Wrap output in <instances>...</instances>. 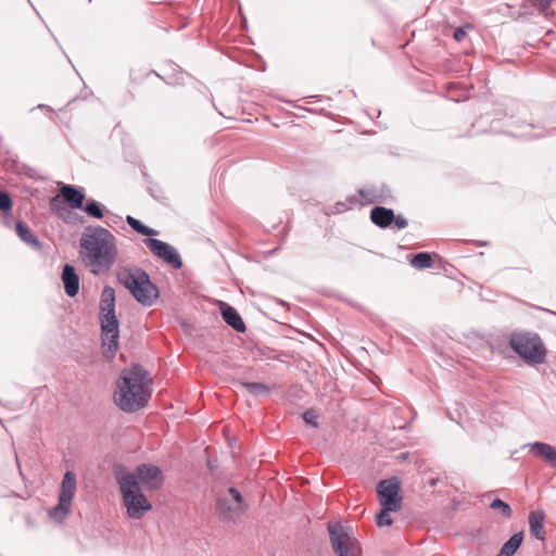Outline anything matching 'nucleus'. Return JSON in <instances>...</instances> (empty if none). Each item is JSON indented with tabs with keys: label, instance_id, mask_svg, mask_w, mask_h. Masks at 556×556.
Here are the masks:
<instances>
[{
	"label": "nucleus",
	"instance_id": "32",
	"mask_svg": "<svg viewBox=\"0 0 556 556\" xmlns=\"http://www.w3.org/2000/svg\"><path fill=\"white\" fill-rule=\"evenodd\" d=\"M393 223L397 229H404L408 225L407 220L402 215H394Z\"/></svg>",
	"mask_w": 556,
	"mask_h": 556
},
{
	"label": "nucleus",
	"instance_id": "11",
	"mask_svg": "<svg viewBox=\"0 0 556 556\" xmlns=\"http://www.w3.org/2000/svg\"><path fill=\"white\" fill-rule=\"evenodd\" d=\"M137 481L147 485L150 490L159 489L162 484V472L159 467L153 465H140L137 467Z\"/></svg>",
	"mask_w": 556,
	"mask_h": 556
},
{
	"label": "nucleus",
	"instance_id": "24",
	"mask_svg": "<svg viewBox=\"0 0 556 556\" xmlns=\"http://www.w3.org/2000/svg\"><path fill=\"white\" fill-rule=\"evenodd\" d=\"M410 265L417 269H426L431 267L432 258L427 252H420L413 256Z\"/></svg>",
	"mask_w": 556,
	"mask_h": 556
},
{
	"label": "nucleus",
	"instance_id": "37",
	"mask_svg": "<svg viewBox=\"0 0 556 556\" xmlns=\"http://www.w3.org/2000/svg\"><path fill=\"white\" fill-rule=\"evenodd\" d=\"M359 194H361L363 198H365V191L361 190V191H359Z\"/></svg>",
	"mask_w": 556,
	"mask_h": 556
},
{
	"label": "nucleus",
	"instance_id": "25",
	"mask_svg": "<svg viewBox=\"0 0 556 556\" xmlns=\"http://www.w3.org/2000/svg\"><path fill=\"white\" fill-rule=\"evenodd\" d=\"M83 210L90 216L94 218H102L104 216L102 206L99 202L96 200H90L86 203V205H83Z\"/></svg>",
	"mask_w": 556,
	"mask_h": 556
},
{
	"label": "nucleus",
	"instance_id": "21",
	"mask_svg": "<svg viewBox=\"0 0 556 556\" xmlns=\"http://www.w3.org/2000/svg\"><path fill=\"white\" fill-rule=\"evenodd\" d=\"M523 541V533H515L507 542L504 543L497 556H513L520 547Z\"/></svg>",
	"mask_w": 556,
	"mask_h": 556
},
{
	"label": "nucleus",
	"instance_id": "12",
	"mask_svg": "<svg viewBox=\"0 0 556 556\" xmlns=\"http://www.w3.org/2000/svg\"><path fill=\"white\" fill-rule=\"evenodd\" d=\"M533 456L544 459L551 467L556 468V448L543 442L529 443Z\"/></svg>",
	"mask_w": 556,
	"mask_h": 556
},
{
	"label": "nucleus",
	"instance_id": "17",
	"mask_svg": "<svg viewBox=\"0 0 556 556\" xmlns=\"http://www.w3.org/2000/svg\"><path fill=\"white\" fill-rule=\"evenodd\" d=\"M371 222L380 228L389 227L394 219V212L383 206H375L370 212Z\"/></svg>",
	"mask_w": 556,
	"mask_h": 556
},
{
	"label": "nucleus",
	"instance_id": "7",
	"mask_svg": "<svg viewBox=\"0 0 556 556\" xmlns=\"http://www.w3.org/2000/svg\"><path fill=\"white\" fill-rule=\"evenodd\" d=\"M216 514L225 522H237L247 510V504L236 488H228L216 495Z\"/></svg>",
	"mask_w": 556,
	"mask_h": 556
},
{
	"label": "nucleus",
	"instance_id": "4",
	"mask_svg": "<svg viewBox=\"0 0 556 556\" xmlns=\"http://www.w3.org/2000/svg\"><path fill=\"white\" fill-rule=\"evenodd\" d=\"M117 280L129 290L143 306H151L159 298V289L151 282L149 275L140 268H122Z\"/></svg>",
	"mask_w": 556,
	"mask_h": 556
},
{
	"label": "nucleus",
	"instance_id": "5",
	"mask_svg": "<svg viewBox=\"0 0 556 556\" xmlns=\"http://www.w3.org/2000/svg\"><path fill=\"white\" fill-rule=\"evenodd\" d=\"M116 479L123 494V501L127 508L128 516L132 519L141 518L152 508V505L142 494L135 475L118 472Z\"/></svg>",
	"mask_w": 556,
	"mask_h": 556
},
{
	"label": "nucleus",
	"instance_id": "27",
	"mask_svg": "<svg viewBox=\"0 0 556 556\" xmlns=\"http://www.w3.org/2000/svg\"><path fill=\"white\" fill-rule=\"evenodd\" d=\"M490 507L492 509H500L501 514L506 518H509L511 516L510 506L500 498L493 500L490 504Z\"/></svg>",
	"mask_w": 556,
	"mask_h": 556
},
{
	"label": "nucleus",
	"instance_id": "10",
	"mask_svg": "<svg viewBox=\"0 0 556 556\" xmlns=\"http://www.w3.org/2000/svg\"><path fill=\"white\" fill-rule=\"evenodd\" d=\"M400 483L395 478L382 480L377 485L379 503L388 510H400L402 498L399 496Z\"/></svg>",
	"mask_w": 556,
	"mask_h": 556
},
{
	"label": "nucleus",
	"instance_id": "15",
	"mask_svg": "<svg viewBox=\"0 0 556 556\" xmlns=\"http://www.w3.org/2000/svg\"><path fill=\"white\" fill-rule=\"evenodd\" d=\"M220 313L224 321L238 332H244L247 327L240 314L227 303H220Z\"/></svg>",
	"mask_w": 556,
	"mask_h": 556
},
{
	"label": "nucleus",
	"instance_id": "23",
	"mask_svg": "<svg viewBox=\"0 0 556 556\" xmlns=\"http://www.w3.org/2000/svg\"><path fill=\"white\" fill-rule=\"evenodd\" d=\"M127 224L138 233L142 236H155L157 235V231L155 229H152L146 225H143L140 220L136 219L135 217L128 215L126 217Z\"/></svg>",
	"mask_w": 556,
	"mask_h": 556
},
{
	"label": "nucleus",
	"instance_id": "36",
	"mask_svg": "<svg viewBox=\"0 0 556 556\" xmlns=\"http://www.w3.org/2000/svg\"><path fill=\"white\" fill-rule=\"evenodd\" d=\"M37 108H38V109H46L47 106H46V105H43V104H39Z\"/></svg>",
	"mask_w": 556,
	"mask_h": 556
},
{
	"label": "nucleus",
	"instance_id": "16",
	"mask_svg": "<svg viewBox=\"0 0 556 556\" xmlns=\"http://www.w3.org/2000/svg\"><path fill=\"white\" fill-rule=\"evenodd\" d=\"M545 514L542 510H532L529 514V527L531 534L540 540L545 541L544 530Z\"/></svg>",
	"mask_w": 556,
	"mask_h": 556
},
{
	"label": "nucleus",
	"instance_id": "31",
	"mask_svg": "<svg viewBox=\"0 0 556 556\" xmlns=\"http://www.w3.org/2000/svg\"><path fill=\"white\" fill-rule=\"evenodd\" d=\"M468 28H470L469 25H465V26H460V27L456 28L455 31H454V35H453L454 39L456 41H463L464 38L467 35V29Z\"/></svg>",
	"mask_w": 556,
	"mask_h": 556
},
{
	"label": "nucleus",
	"instance_id": "39",
	"mask_svg": "<svg viewBox=\"0 0 556 556\" xmlns=\"http://www.w3.org/2000/svg\"><path fill=\"white\" fill-rule=\"evenodd\" d=\"M279 304L286 305V303L282 300H279Z\"/></svg>",
	"mask_w": 556,
	"mask_h": 556
},
{
	"label": "nucleus",
	"instance_id": "18",
	"mask_svg": "<svg viewBox=\"0 0 556 556\" xmlns=\"http://www.w3.org/2000/svg\"><path fill=\"white\" fill-rule=\"evenodd\" d=\"M61 194L64 198V200L67 203H70L73 207L83 208L85 193L80 189H78L72 185H64L61 188Z\"/></svg>",
	"mask_w": 556,
	"mask_h": 556
},
{
	"label": "nucleus",
	"instance_id": "34",
	"mask_svg": "<svg viewBox=\"0 0 556 556\" xmlns=\"http://www.w3.org/2000/svg\"><path fill=\"white\" fill-rule=\"evenodd\" d=\"M553 0H540V4L542 8H547L552 3Z\"/></svg>",
	"mask_w": 556,
	"mask_h": 556
},
{
	"label": "nucleus",
	"instance_id": "1",
	"mask_svg": "<svg viewBox=\"0 0 556 556\" xmlns=\"http://www.w3.org/2000/svg\"><path fill=\"white\" fill-rule=\"evenodd\" d=\"M79 243L81 248L80 257L94 275L110 270L117 261V240L104 227L87 226Z\"/></svg>",
	"mask_w": 556,
	"mask_h": 556
},
{
	"label": "nucleus",
	"instance_id": "20",
	"mask_svg": "<svg viewBox=\"0 0 556 556\" xmlns=\"http://www.w3.org/2000/svg\"><path fill=\"white\" fill-rule=\"evenodd\" d=\"M16 232L22 241L31 245L33 248L39 249L41 247L40 241L34 235V232L22 222L15 224Z\"/></svg>",
	"mask_w": 556,
	"mask_h": 556
},
{
	"label": "nucleus",
	"instance_id": "8",
	"mask_svg": "<svg viewBox=\"0 0 556 556\" xmlns=\"http://www.w3.org/2000/svg\"><path fill=\"white\" fill-rule=\"evenodd\" d=\"M328 531L331 546L339 556H355L351 529L340 523H329Z\"/></svg>",
	"mask_w": 556,
	"mask_h": 556
},
{
	"label": "nucleus",
	"instance_id": "33",
	"mask_svg": "<svg viewBox=\"0 0 556 556\" xmlns=\"http://www.w3.org/2000/svg\"><path fill=\"white\" fill-rule=\"evenodd\" d=\"M121 217L115 215V214H110L108 216V220H106V224L108 225H111V223H117V220L119 219Z\"/></svg>",
	"mask_w": 556,
	"mask_h": 556
},
{
	"label": "nucleus",
	"instance_id": "26",
	"mask_svg": "<svg viewBox=\"0 0 556 556\" xmlns=\"http://www.w3.org/2000/svg\"><path fill=\"white\" fill-rule=\"evenodd\" d=\"M242 387L253 395H264L269 393V388L261 382H243Z\"/></svg>",
	"mask_w": 556,
	"mask_h": 556
},
{
	"label": "nucleus",
	"instance_id": "29",
	"mask_svg": "<svg viewBox=\"0 0 556 556\" xmlns=\"http://www.w3.org/2000/svg\"><path fill=\"white\" fill-rule=\"evenodd\" d=\"M12 208V200L8 192L0 191V210L9 212Z\"/></svg>",
	"mask_w": 556,
	"mask_h": 556
},
{
	"label": "nucleus",
	"instance_id": "38",
	"mask_svg": "<svg viewBox=\"0 0 556 556\" xmlns=\"http://www.w3.org/2000/svg\"><path fill=\"white\" fill-rule=\"evenodd\" d=\"M435 483H437V480H434V479L431 480V482H430L431 485H435Z\"/></svg>",
	"mask_w": 556,
	"mask_h": 556
},
{
	"label": "nucleus",
	"instance_id": "13",
	"mask_svg": "<svg viewBox=\"0 0 556 556\" xmlns=\"http://www.w3.org/2000/svg\"><path fill=\"white\" fill-rule=\"evenodd\" d=\"M77 490L76 476L73 471H66L59 492V501L71 504Z\"/></svg>",
	"mask_w": 556,
	"mask_h": 556
},
{
	"label": "nucleus",
	"instance_id": "2",
	"mask_svg": "<svg viewBox=\"0 0 556 556\" xmlns=\"http://www.w3.org/2000/svg\"><path fill=\"white\" fill-rule=\"evenodd\" d=\"M150 397L151 380L146 370L139 365H134L130 369L122 371L114 401L123 412H137L146 406Z\"/></svg>",
	"mask_w": 556,
	"mask_h": 556
},
{
	"label": "nucleus",
	"instance_id": "19",
	"mask_svg": "<svg viewBox=\"0 0 556 556\" xmlns=\"http://www.w3.org/2000/svg\"><path fill=\"white\" fill-rule=\"evenodd\" d=\"M51 210L67 224H73L75 220V214L61 202L60 197L55 195L50 201Z\"/></svg>",
	"mask_w": 556,
	"mask_h": 556
},
{
	"label": "nucleus",
	"instance_id": "22",
	"mask_svg": "<svg viewBox=\"0 0 556 556\" xmlns=\"http://www.w3.org/2000/svg\"><path fill=\"white\" fill-rule=\"evenodd\" d=\"M71 504L59 501L58 505L49 510V517L55 522H62L71 511Z\"/></svg>",
	"mask_w": 556,
	"mask_h": 556
},
{
	"label": "nucleus",
	"instance_id": "30",
	"mask_svg": "<svg viewBox=\"0 0 556 556\" xmlns=\"http://www.w3.org/2000/svg\"><path fill=\"white\" fill-rule=\"evenodd\" d=\"M303 419H304V421L306 424L312 425L313 427H317L318 426V424H317V415L312 409L306 410L303 414Z\"/></svg>",
	"mask_w": 556,
	"mask_h": 556
},
{
	"label": "nucleus",
	"instance_id": "14",
	"mask_svg": "<svg viewBox=\"0 0 556 556\" xmlns=\"http://www.w3.org/2000/svg\"><path fill=\"white\" fill-rule=\"evenodd\" d=\"M62 281L64 285L65 293L74 298L79 291V277L76 274L74 266L66 264L62 270Z\"/></svg>",
	"mask_w": 556,
	"mask_h": 556
},
{
	"label": "nucleus",
	"instance_id": "35",
	"mask_svg": "<svg viewBox=\"0 0 556 556\" xmlns=\"http://www.w3.org/2000/svg\"><path fill=\"white\" fill-rule=\"evenodd\" d=\"M349 201H350L352 204L357 203V198H356V197H351V198L349 199Z\"/></svg>",
	"mask_w": 556,
	"mask_h": 556
},
{
	"label": "nucleus",
	"instance_id": "9",
	"mask_svg": "<svg viewBox=\"0 0 556 556\" xmlns=\"http://www.w3.org/2000/svg\"><path fill=\"white\" fill-rule=\"evenodd\" d=\"M144 243L153 255L172 266L174 269H180L182 267V260L177 249L173 245L155 238H147Z\"/></svg>",
	"mask_w": 556,
	"mask_h": 556
},
{
	"label": "nucleus",
	"instance_id": "3",
	"mask_svg": "<svg viewBox=\"0 0 556 556\" xmlns=\"http://www.w3.org/2000/svg\"><path fill=\"white\" fill-rule=\"evenodd\" d=\"M100 324L103 356L111 361L118 349V320L115 315V291L112 287H104L100 301Z\"/></svg>",
	"mask_w": 556,
	"mask_h": 556
},
{
	"label": "nucleus",
	"instance_id": "6",
	"mask_svg": "<svg viewBox=\"0 0 556 556\" xmlns=\"http://www.w3.org/2000/svg\"><path fill=\"white\" fill-rule=\"evenodd\" d=\"M509 345L529 365L545 362L546 349L536 333L514 332L510 334Z\"/></svg>",
	"mask_w": 556,
	"mask_h": 556
},
{
	"label": "nucleus",
	"instance_id": "28",
	"mask_svg": "<svg viewBox=\"0 0 556 556\" xmlns=\"http://www.w3.org/2000/svg\"><path fill=\"white\" fill-rule=\"evenodd\" d=\"M394 510H388L387 507H382V510L376 517V523L378 527H389L392 525V518L390 513Z\"/></svg>",
	"mask_w": 556,
	"mask_h": 556
}]
</instances>
